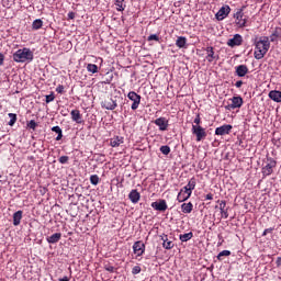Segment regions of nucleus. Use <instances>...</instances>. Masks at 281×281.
I'll use <instances>...</instances> for the list:
<instances>
[{"mask_svg":"<svg viewBox=\"0 0 281 281\" xmlns=\"http://www.w3.org/2000/svg\"><path fill=\"white\" fill-rule=\"evenodd\" d=\"M268 232H271V228L265 229L263 233H262V236H267V233H268Z\"/></svg>","mask_w":281,"mask_h":281,"instance_id":"3c124183","label":"nucleus"},{"mask_svg":"<svg viewBox=\"0 0 281 281\" xmlns=\"http://www.w3.org/2000/svg\"><path fill=\"white\" fill-rule=\"evenodd\" d=\"M56 91H57V93H64L65 87H64V86H58V87L56 88Z\"/></svg>","mask_w":281,"mask_h":281,"instance_id":"a18cd8bd","label":"nucleus"},{"mask_svg":"<svg viewBox=\"0 0 281 281\" xmlns=\"http://www.w3.org/2000/svg\"><path fill=\"white\" fill-rule=\"evenodd\" d=\"M128 100H132L133 104H132V111H136V109H138L139 106V102H142V97L139 94H137L135 91H131L127 94Z\"/></svg>","mask_w":281,"mask_h":281,"instance_id":"39448f33","label":"nucleus"},{"mask_svg":"<svg viewBox=\"0 0 281 281\" xmlns=\"http://www.w3.org/2000/svg\"><path fill=\"white\" fill-rule=\"evenodd\" d=\"M280 262H281V257H279L277 260L278 266H280Z\"/></svg>","mask_w":281,"mask_h":281,"instance_id":"864d4df0","label":"nucleus"},{"mask_svg":"<svg viewBox=\"0 0 281 281\" xmlns=\"http://www.w3.org/2000/svg\"><path fill=\"white\" fill-rule=\"evenodd\" d=\"M238 45H243V36H240V34L234 35V37L227 42L228 47H236Z\"/></svg>","mask_w":281,"mask_h":281,"instance_id":"6e6552de","label":"nucleus"},{"mask_svg":"<svg viewBox=\"0 0 281 281\" xmlns=\"http://www.w3.org/2000/svg\"><path fill=\"white\" fill-rule=\"evenodd\" d=\"M192 133L196 137V142H201L203 137H207V133H205V128L201 125H192Z\"/></svg>","mask_w":281,"mask_h":281,"instance_id":"20e7f679","label":"nucleus"},{"mask_svg":"<svg viewBox=\"0 0 281 281\" xmlns=\"http://www.w3.org/2000/svg\"><path fill=\"white\" fill-rule=\"evenodd\" d=\"M234 19L238 27H245L247 23V18H245V13H243L241 9L234 14Z\"/></svg>","mask_w":281,"mask_h":281,"instance_id":"423d86ee","label":"nucleus"},{"mask_svg":"<svg viewBox=\"0 0 281 281\" xmlns=\"http://www.w3.org/2000/svg\"><path fill=\"white\" fill-rule=\"evenodd\" d=\"M9 117H10L9 126H14V124H16V114L9 113Z\"/></svg>","mask_w":281,"mask_h":281,"instance_id":"72a5a7b5","label":"nucleus"},{"mask_svg":"<svg viewBox=\"0 0 281 281\" xmlns=\"http://www.w3.org/2000/svg\"><path fill=\"white\" fill-rule=\"evenodd\" d=\"M278 166V161L273 158H267V165L262 168V175L263 177H269L270 175H273V168Z\"/></svg>","mask_w":281,"mask_h":281,"instance_id":"7ed1b4c3","label":"nucleus"},{"mask_svg":"<svg viewBox=\"0 0 281 281\" xmlns=\"http://www.w3.org/2000/svg\"><path fill=\"white\" fill-rule=\"evenodd\" d=\"M55 97L54 93L46 95V103L49 104V102H54Z\"/></svg>","mask_w":281,"mask_h":281,"instance_id":"ea45409f","label":"nucleus"},{"mask_svg":"<svg viewBox=\"0 0 281 281\" xmlns=\"http://www.w3.org/2000/svg\"><path fill=\"white\" fill-rule=\"evenodd\" d=\"M155 125L159 126L160 131H166L168 128V122L165 117H159L155 120Z\"/></svg>","mask_w":281,"mask_h":281,"instance_id":"4468645a","label":"nucleus"},{"mask_svg":"<svg viewBox=\"0 0 281 281\" xmlns=\"http://www.w3.org/2000/svg\"><path fill=\"white\" fill-rule=\"evenodd\" d=\"M103 106L108 111H113V109H115V106H117V103H115V101H113V99H106L103 102Z\"/></svg>","mask_w":281,"mask_h":281,"instance_id":"6ab92c4d","label":"nucleus"},{"mask_svg":"<svg viewBox=\"0 0 281 281\" xmlns=\"http://www.w3.org/2000/svg\"><path fill=\"white\" fill-rule=\"evenodd\" d=\"M115 5L119 12H124V0H115Z\"/></svg>","mask_w":281,"mask_h":281,"instance_id":"2f4dec72","label":"nucleus"},{"mask_svg":"<svg viewBox=\"0 0 281 281\" xmlns=\"http://www.w3.org/2000/svg\"><path fill=\"white\" fill-rule=\"evenodd\" d=\"M33 30H41L43 27V20L37 19L32 24Z\"/></svg>","mask_w":281,"mask_h":281,"instance_id":"c756f323","label":"nucleus"},{"mask_svg":"<svg viewBox=\"0 0 281 281\" xmlns=\"http://www.w3.org/2000/svg\"><path fill=\"white\" fill-rule=\"evenodd\" d=\"M229 12H232V8H229V5H224L218 10L215 16L217 21H223V19H227V16H229Z\"/></svg>","mask_w":281,"mask_h":281,"instance_id":"0eeeda50","label":"nucleus"},{"mask_svg":"<svg viewBox=\"0 0 281 281\" xmlns=\"http://www.w3.org/2000/svg\"><path fill=\"white\" fill-rule=\"evenodd\" d=\"M61 237H63V234L55 233L52 236L47 237V243H50L52 245H54L55 243H58V240H60Z\"/></svg>","mask_w":281,"mask_h":281,"instance_id":"412c9836","label":"nucleus"},{"mask_svg":"<svg viewBox=\"0 0 281 281\" xmlns=\"http://www.w3.org/2000/svg\"><path fill=\"white\" fill-rule=\"evenodd\" d=\"M67 161H69V156H61L59 158V162H61V164H67Z\"/></svg>","mask_w":281,"mask_h":281,"instance_id":"a19ab883","label":"nucleus"},{"mask_svg":"<svg viewBox=\"0 0 281 281\" xmlns=\"http://www.w3.org/2000/svg\"><path fill=\"white\" fill-rule=\"evenodd\" d=\"M214 199V195L212 193L206 194V200L212 201Z\"/></svg>","mask_w":281,"mask_h":281,"instance_id":"09e8293b","label":"nucleus"},{"mask_svg":"<svg viewBox=\"0 0 281 281\" xmlns=\"http://www.w3.org/2000/svg\"><path fill=\"white\" fill-rule=\"evenodd\" d=\"M235 87H237V89H240L243 87V81H236Z\"/></svg>","mask_w":281,"mask_h":281,"instance_id":"de8ad7c7","label":"nucleus"},{"mask_svg":"<svg viewBox=\"0 0 281 281\" xmlns=\"http://www.w3.org/2000/svg\"><path fill=\"white\" fill-rule=\"evenodd\" d=\"M194 188H196V181L194 179H191L189 182H188V186H186L183 188V190H186L187 192L191 193L192 194V191L194 190Z\"/></svg>","mask_w":281,"mask_h":281,"instance_id":"393cba45","label":"nucleus"},{"mask_svg":"<svg viewBox=\"0 0 281 281\" xmlns=\"http://www.w3.org/2000/svg\"><path fill=\"white\" fill-rule=\"evenodd\" d=\"M248 72H249V68H247V66L245 65H239L236 68V74L237 76H239V78H244V76H247Z\"/></svg>","mask_w":281,"mask_h":281,"instance_id":"2eb2a0df","label":"nucleus"},{"mask_svg":"<svg viewBox=\"0 0 281 281\" xmlns=\"http://www.w3.org/2000/svg\"><path fill=\"white\" fill-rule=\"evenodd\" d=\"M240 106H243V98L234 97L232 99L231 109H240Z\"/></svg>","mask_w":281,"mask_h":281,"instance_id":"a211bd4d","label":"nucleus"},{"mask_svg":"<svg viewBox=\"0 0 281 281\" xmlns=\"http://www.w3.org/2000/svg\"><path fill=\"white\" fill-rule=\"evenodd\" d=\"M121 144H124V138H120V136L112 138L110 142L112 148H117Z\"/></svg>","mask_w":281,"mask_h":281,"instance_id":"4be33fe9","label":"nucleus"},{"mask_svg":"<svg viewBox=\"0 0 281 281\" xmlns=\"http://www.w3.org/2000/svg\"><path fill=\"white\" fill-rule=\"evenodd\" d=\"M271 43H269V37H262L256 43L255 58L256 60H261L265 55L269 52Z\"/></svg>","mask_w":281,"mask_h":281,"instance_id":"f257e3e1","label":"nucleus"},{"mask_svg":"<svg viewBox=\"0 0 281 281\" xmlns=\"http://www.w3.org/2000/svg\"><path fill=\"white\" fill-rule=\"evenodd\" d=\"M192 196V193L190 191H186V189H181L178 193V201L179 203H183V201H188Z\"/></svg>","mask_w":281,"mask_h":281,"instance_id":"9b49d317","label":"nucleus"},{"mask_svg":"<svg viewBox=\"0 0 281 281\" xmlns=\"http://www.w3.org/2000/svg\"><path fill=\"white\" fill-rule=\"evenodd\" d=\"M223 256H232V251L229 250H223L217 255L218 260H223Z\"/></svg>","mask_w":281,"mask_h":281,"instance_id":"c9c22d12","label":"nucleus"},{"mask_svg":"<svg viewBox=\"0 0 281 281\" xmlns=\"http://www.w3.org/2000/svg\"><path fill=\"white\" fill-rule=\"evenodd\" d=\"M232 125H222L215 130V135H229Z\"/></svg>","mask_w":281,"mask_h":281,"instance_id":"9d476101","label":"nucleus"},{"mask_svg":"<svg viewBox=\"0 0 281 281\" xmlns=\"http://www.w3.org/2000/svg\"><path fill=\"white\" fill-rule=\"evenodd\" d=\"M90 183H92V186H98V183H100V177H98V175L91 176Z\"/></svg>","mask_w":281,"mask_h":281,"instance_id":"f704fd0d","label":"nucleus"},{"mask_svg":"<svg viewBox=\"0 0 281 281\" xmlns=\"http://www.w3.org/2000/svg\"><path fill=\"white\" fill-rule=\"evenodd\" d=\"M21 218H23V211H18L13 214V225L15 227L21 225Z\"/></svg>","mask_w":281,"mask_h":281,"instance_id":"aec40b11","label":"nucleus"},{"mask_svg":"<svg viewBox=\"0 0 281 281\" xmlns=\"http://www.w3.org/2000/svg\"><path fill=\"white\" fill-rule=\"evenodd\" d=\"M53 133H57L56 142H60L63 139V130L60 126H54L52 127Z\"/></svg>","mask_w":281,"mask_h":281,"instance_id":"a878e982","label":"nucleus"},{"mask_svg":"<svg viewBox=\"0 0 281 281\" xmlns=\"http://www.w3.org/2000/svg\"><path fill=\"white\" fill-rule=\"evenodd\" d=\"M148 41H159V36L153 34L148 36Z\"/></svg>","mask_w":281,"mask_h":281,"instance_id":"c03bdc74","label":"nucleus"},{"mask_svg":"<svg viewBox=\"0 0 281 281\" xmlns=\"http://www.w3.org/2000/svg\"><path fill=\"white\" fill-rule=\"evenodd\" d=\"M87 70L90 71V74H98V65L88 64Z\"/></svg>","mask_w":281,"mask_h":281,"instance_id":"473e14b6","label":"nucleus"},{"mask_svg":"<svg viewBox=\"0 0 281 281\" xmlns=\"http://www.w3.org/2000/svg\"><path fill=\"white\" fill-rule=\"evenodd\" d=\"M72 122H76L77 124H82V114H80V110H72L70 112Z\"/></svg>","mask_w":281,"mask_h":281,"instance_id":"f8f14e48","label":"nucleus"},{"mask_svg":"<svg viewBox=\"0 0 281 281\" xmlns=\"http://www.w3.org/2000/svg\"><path fill=\"white\" fill-rule=\"evenodd\" d=\"M192 236H193L192 232L180 235V240L182 243H188V240H191Z\"/></svg>","mask_w":281,"mask_h":281,"instance_id":"7c9ffc66","label":"nucleus"},{"mask_svg":"<svg viewBox=\"0 0 281 281\" xmlns=\"http://www.w3.org/2000/svg\"><path fill=\"white\" fill-rule=\"evenodd\" d=\"M128 199L130 201H132V203H139V199H142V195L138 193L137 190H132L128 194Z\"/></svg>","mask_w":281,"mask_h":281,"instance_id":"dca6fc26","label":"nucleus"},{"mask_svg":"<svg viewBox=\"0 0 281 281\" xmlns=\"http://www.w3.org/2000/svg\"><path fill=\"white\" fill-rule=\"evenodd\" d=\"M142 272V268L139 266H135L133 269H132V273L134 276H137V273H140Z\"/></svg>","mask_w":281,"mask_h":281,"instance_id":"58836bf2","label":"nucleus"},{"mask_svg":"<svg viewBox=\"0 0 281 281\" xmlns=\"http://www.w3.org/2000/svg\"><path fill=\"white\" fill-rule=\"evenodd\" d=\"M34 54L30 48L19 49L16 53L13 54V60L15 63H25L26 60H33Z\"/></svg>","mask_w":281,"mask_h":281,"instance_id":"f03ea898","label":"nucleus"},{"mask_svg":"<svg viewBox=\"0 0 281 281\" xmlns=\"http://www.w3.org/2000/svg\"><path fill=\"white\" fill-rule=\"evenodd\" d=\"M270 100H273V102H281V91L278 90H271L269 92Z\"/></svg>","mask_w":281,"mask_h":281,"instance_id":"f3484780","label":"nucleus"},{"mask_svg":"<svg viewBox=\"0 0 281 281\" xmlns=\"http://www.w3.org/2000/svg\"><path fill=\"white\" fill-rule=\"evenodd\" d=\"M227 203L225 201H221L220 203V210L222 214V218H229V214L227 213V210H225Z\"/></svg>","mask_w":281,"mask_h":281,"instance_id":"5701e85b","label":"nucleus"},{"mask_svg":"<svg viewBox=\"0 0 281 281\" xmlns=\"http://www.w3.org/2000/svg\"><path fill=\"white\" fill-rule=\"evenodd\" d=\"M59 281H69V278L68 277H64V278L59 279Z\"/></svg>","mask_w":281,"mask_h":281,"instance_id":"603ef678","label":"nucleus"},{"mask_svg":"<svg viewBox=\"0 0 281 281\" xmlns=\"http://www.w3.org/2000/svg\"><path fill=\"white\" fill-rule=\"evenodd\" d=\"M181 207H182V212L184 213V214H190V212H192V203H183L182 205H181Z\"/></svg>","mask_w":281,"mask_h":281,"instance_id":"cd10ccee","label":"nucleus"},{"mask_svg":"<svg viewBox=\"0 0 281 281\" xmlns=\"http://www.w3.org/2000/svg\"><path fill=\"white\" fill-rule=\"evenodd\" d=\"M186 43H187V40L183 36L178 37V40L176 41L177 47H180V48L186 47Z\"/></svg>","mask_w":281,"mask_h":281,"instance_id":"c85d7f7f","label":"nucleus"},{"mask_svg":"<svg viewBox=\"0 0 281 281\" xmlns=\"http://www.w3.org/2000/svg\"><path fill=\"white\" fill-rule=\"evenodd\" d=\"M151 207L158 212H166V210H168V204H166V200H160L159 202H153Z\"/></svg>","mask_w":281,"mask_h":281,"instance_id":"1a4fd4ad","label":"nucleus"},{"mask_svg":"<svg viewBox=\"0 0 281 281\" xmlns=\"http://www.w3.org/2000/svg\"><path fill=\"white\" fill-rule=\"evenodd\" d=\"M162 247L165 249H172V247H175V244H172L171 240H168V236L162 237Z\"/></svg>","mask_w":281,"mask_h":281,"instance_id":"bb28decb","label":"nucleus"},{"mask_svg":"<svg viewBox=\"0 0 281 281\" xmlns=\"http://www.w3.org/2000/svg\"><path fill=\"white\" fill-rule=\"evenodd\" d=\"M27 126H29V128H32V131H36V126H38V124L36 123V121L31 120V121L27 123Z\"/></svg>","mask_w":281,"mask_h":281,"instance_id":"4c0bfd02","label":"nucleus"},{"mask_svg":"<svg viewBox=\"0 0 281 281\" xmlns=\"http://www.w3.org/2000/svg\"><path fill=\"white\" fill-rule=\"evenodd\" d=\"M194 124L195 126H200L199 124H201V115H196V117L194 119Z\"/></svg>","mask_w":281,"mask_h":281,"instance_id":"37998d69","label":"nucleus"},{"mask_svg":"<svg viewBox=\"0 0 281 281\" xmlns=\"http://www.w3.org/2000/svg\"><path fill=\"white\" fill-rule=\"evenodd\" d=\"M4 59H5V57L3 56V54L0 53V65H3Z\"/></svg>","mask_w":281,"mask_h":281,"instance_id":"8fccbe9b","label":"nucleus"},{"mask_svg":"<svg viewBox=\"0 0 281 281\" xmlns=\"http://www.w3.org/2000/svg\"><path fill=\"white\" fill-rule=\"evenodd\" d=\"M206 53H207L206 60H209V63H212L216 58V56L214 55V47L212 46L206 47Z\"/></svg>","mask_w":281,"mask_h":281,"instance_id":"b1692460","label":"nucleus"},{"mask_svg":"<svg viewBox=\"0 0 281 281\" xmlns=\"http://www.w3.org/2000/svg\"><path fill=\"white\" fill-rule=\"evenodd\" d=\"M160 153H162V155H170V147L168 145L161 146Z\"/></svg>","mask_w":281,"mask_h":281,"instance_id":"e433bc0d","label":"nucleus"},{"mask_svg":"<svg viewBox=\"0 0 281 281\" xmlns=\"http://www.w3.org/2000/svg\"><path fill=\"white\" fill-rule=\"evenodd\" d=\"M105 271H109L110 273H113L115 271V268L113 266H104Z\"/></svg>","mask_w":281,"mask_h":281,"instance_id":"79ce46f5","label":"nucleus"},{"mask_svg":"<svg viewBox=\"0 0 281 281\" xmlns=\"http://www.w3.org/2000/svg\"><path fill=\"white\" fill-rule=\"evenodd\" d=\"M68 19H70V20L76 19V13L69 12V13H68Z\"/></svg>","mask_w":281,"mask_h":281,"instance_id":"49530a36","label":"nucleus"},{"mask_svg":"<svg viewBox=\"0 0 281 281\" xmlns=\"http://www.w3.org/2000/svg\"><path fill=\"white\" fill-rule=\"evenodd\" d=\"M145 245L142 241H136L133 245L134 254H137V256H142L144 254Z\"/></svg>","mask_w":281,"mask_h":281,"instance_id":"ddd939ff","label":"nucleus"}]
</instances>
